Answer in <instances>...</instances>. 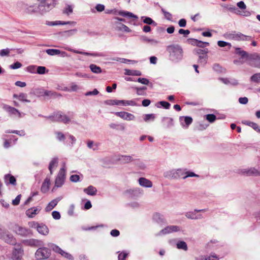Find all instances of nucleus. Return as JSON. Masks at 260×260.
I'll use <instances>...</instances> for the list:
<instances>
[{
	"label": "nucleus",
	"instance_id": "nucleus-1",
	"mask_svg": "<svg viewBox=\"0 0 260 260\" xmlns=\"http://www.w3.org/2000/svg\"><path fill=\"white\" fill-rule=\"evenodd\" d=\"M166 50L169 54V59L173 62H178L182 60L183 51L178 44H172L167 46Z\"/></svg>",
	"mask_w": 260,
	"mask_h": 260
},
{
	"label": "nucleus",
	"instance_id": "nucleus-2",
	"mask_svg": "<svg viewBox=\"0 0 260 260\" xmlns=\"http://www.w3.org/2000/svg\"><path fill=\"white\" fill-rule=\"evenodd\" d=\"M38 9L41 13H46L52 9L56 5L57 0H37Z\"/></svg>",
	"mask_w": 260,
	"mask_h": 260
},
{
	"label": "nucleus",
	"instance_id": "nucleus-3",
	"mask_svg": "<svg viewBox=\"0 0 260 260\" xmlns=\"http://www.w3.org/2000/svg\"><path fill=\"white\" fill-rule=\"evenodd\" d=\"M3 109L8 114L9 116L14 118H20L23 117L25 114L20 112L18 109L8 105L3 104Z\"/></svg>",
	"mask_w": 260,
	"mask_h": 260
},
{
	"label": "nucleus",
	"instance_id": "nucleus-4",
	"mask_svg": "<svg viewBox=\"0 0 260 260\" xmlns=\"http://www.w3.org/2000/svg\"><path fill=\"white\" fill-rule=\"evenodd\" d=\"M185 174V170L182 169H174L165 173V176L168 178H183Z\"/></svg>",
	"mask_w": 260,
	"mask_h": 260
},
{
	"label": "nucleus",
	"instance_id": "nucleus-5",
	"mask_svg": "<svg viewBox=\"0 0 260 260\" xmlns=\"http://www.w3.org/2000/svg\"><path fill=\"white\" fill-rule=\"evenodd\" d=\"M50 249L45 247L38 248L35 253L37 260H46L50 257Z\"/></svg>",
	"mask_w": 260,
	"mask_h": 260
},
{
	"label": "nucleus",
	"instance_id": "nucleus-6",
	"mask_svg": "<svg viewBox=\"0 0 260 260\" xmlns=\"http://www.w3.org/2000/svg\"><path fill=\"white\" fill-rule=\"evenodd\" d=\"M29 227L37 229V231L43 235H47L49 233V229L48 227L43 224L39 223L36 221H30L28 222Z\"/></svg>",
	"mask_w": 260,
	"mask_h": 260
},
{
	"label": "nucleus",
	"instance_id": "nucleus-7",
	"mask_svg": "<svg viewBox=\"0 0 260 260\" xmlns=\"http://www.w3.org/2000/svg\"><path fill=\"white\" fill-rule=\"evenodd\" d=\"M248 61L251 66L260 69V55L257 53L250 54L248 56Z\"/></svg>",
	"mask_w": 260,
	"mask_h": 260
},
{
	"label": "nucleus",
	"instance_id": "nucleus-8",
	"mask_svg": "<svg viewBox=\"0 0 260 260\" xmlns=\"http://www.w3.org/2000/svg\"><path fill=\"white\" fill-rule=\"evenodd\" d=\"M108 103L111 105H122V106H136L137 104L134 100H110L108 101Z\"/></svg>",
	"mask_w": 260,
	"mask_h": 260
},
{
	"label": "nucleus",
	"instance_id": "nucleus-9",
	"mask_svg": "<svg viewBox=\"0 0 260 260\" xmlns=\"http://www.w3.org/2000/svg\"><path fill=\"white\" fill-rule=\"evenodd\" d=\"M13 231L17 234L23 237L29 236L31 235V232L30 230L18 225H15L14 226Z\"/></svg>",
	"mask_w": 260,
	"mask_h": 260
},
{
	"label": "nucleus",
	"instance_id": "nucleus-10",
	"mask_svg": "<svg viewBox=\"0 0 260 260\" xmlns=\"http://www.w3.org/2000/svg\"><path fill=\"white\" fill-rule=\"evenodd\" d=\"M180 231V228L177 225L167 226L161 230L159 233L155 234L156 236L165 235L173 232H176Z\"/></svg>",
	"mask_w": 260,
	"mask_h": 260
},
{
	"label": "nucleus",
	"instance_id": "nucleus-11",
	"mask_svg": "<svg viewBox=\"0 0 260 260\" xmlns=\"http://www.w3.org/2000/svg\"><path fill=\"white\" fill-rule=\"evenodd\" d=\"M23 250L20 245H15L12 252V259L13 260H21L23 255Z\"/></svg>",
	"mask_w": 260,
	"mask_h": 260
},
{
	"label": "nucleus",
	"instance_id": "nucleus-12",
	"mask_svg": "<svg viewBox=\"0 0 260 260\" xmlns=\"http://www.w3.org/2000/svg\"><path fill=\"white\" fill-rule=\"evenodd\" d=\"M65 180V169L64 167H62L59 173L57 175V176L56 178L55 182V186L58 187L62 186Z\"/></svg>",
	"mask_w": 260,
	"mask_h": 260
},
{
	"label": "nucleus",
	"instance_id": "nucleus-13",
	"mask_svg": "<svg viewBox=\"0 0 260 260\" xmlns=\"http://www.w3.org/2000/svg\"><path fill=\"white\" fill-rule=\"evenodd\" d=\"M76 24L75 21H66V37H70L77 32V29L75 27Z\"/></svg>",
	"mask_w": 260,
	"mask_h": 260
},
{
	"label": "nucleus",
	"instance_id": "nucleus-14",
	"mask_svg": "<svg viewBox=\"0 0 260 260\" xmlns=\"http://www.w3.org/2000/svg\"><path fill=\"white\" fill-rule=\"evenodd\" d=\"M47 119H49L52 122L63 121L65 116L60 112H54L52 115L45 117Z\"/></svg>",
	"mask_w": 260,
	"mask_h": 260
},
{
	"label": "nucleus",
	"instance_id": "nucleus-15",
	"mask_svg": "<svg viewBox=\"0 0 260 260\" xmlns=\"http://www.w3.org/2000/svg\"><path fill=\"white\" fill-rule=\"evenodd\" d=\"M230 38L236 41H250L252 39L251 36L245 35L240 32L230 34Z\"/></svg>",
	"mask_w": 260,
	"mask_h": 260
},
{
	"label": "nucleus",
	"instance_id": "nucleus-16",
	"mask_svg": "<svg viewBox=\"0 0 260 260\" xmlns=\"http://www.w3.org/2000/svg\"><path fill=\"white\" fill-rule=\"evenodd\" d=\"M115 114L125 120L131 121L135 119V116L127 112H117Z\"/></svg>",
	"mask_w": 260,
	"mask_h": 260
},
{
	"label": "nucleus",
	"instance_id": "nucleus-17",
	"mask_svg": "<svg viewBox=\"0 0 260 260\" xmlns=\"http://www.w3.org/2000/svg\"><path fill=\"white\" fill-rule=\"evenodd\" d=\"M0 238L10 244L15 245L16 244V240L13 236L8 233L7 231H6Z\"/></svg>",
	"mask_w": 260,
	"mask_h": 260
},
{
	"label": "nucleus",
	"instance_id": "nucleus-18",
	"mask_svg": "<svg viewBox=\"0 0 260 260\" xmlns=\"http://www.w3.org/2000/svg\"><path fill=\"white\" fill-rule=\"evenodd\" d=\"M66 50L72 51L76 53L83 54V55H88V56H94V57H105V56H106L105 54L103 52L89 53V52H86L79 51L78 50H71L70 48H67V47H66Z\"/></svg>",
	"mask_w": 260,
	"mask_h": 260
},
{
	"label": "nucleus",
	"instance_id": "nucleus-19",
	"mask_svg": "<svg viewBox=\"0 0 260 260\" xmlns=\"http://www.w3.org/2000/svg\"><path fill=\"white\" fill-rule=\"evenodd\" d=\"M192 118L190 116H180L179 121L181 126L185 128L188 127L189 125L192 122Z\"/></svg>",
	"mask_w": 260,
	"mask_h": 260
},
{
	"label": "nucleus",
	"instance_id": "nucleus-20",
	"mask_svg": "<svg viewBox=\"0 0 260 260\" xmlns=\"http://www.w3.org/2000/svg\"><path fill=\"white\" fill-rule=\"evenodd\" d=\"M241 173L243 174L251 176V175H260V171H258L257 170L255 169L254 168H250L248 169H242L241 171Z\"/></svg>",
	"mask_w": 260,
	"mask_h": 260
},
{
	"label": "nucleus",
	"instance_id": "nucleus-21",
	"mask_svg": "<svg viewBox=\"0 0 260 260\" xmlns=\"http://www.w3.org/2000/svg\"><path fill=\"white\" fill-rule=\"evenodd\" d=\"M140 186L144 187L150 188L152 186V182L144 177H141L138 180Z\"/></svg>",
	"mask_w": 260,
	"mask_h": 260
},
{
	"label": "nucleus",
	"instance_id": "nucleus-22",
	"mask_svg": "<svg viewBox=\"0 0 260 260\" xmlns=\"http://www.w3.org/2000/svg\"><path fill=\"white\" fill-rule=\"evenodd\" d=\"M161 122L164 127L170 128L174 125L173 119L171 117H164L161 118Z\"/></svg>",
	"mask_w": 260,
	"mask_h": 260
},
{
	"label": "nucleus",
	"instance_id": "nucleus-23",
	"mask_svg": "<svg viewBox=\"0 0 260 260\" xmlns=\"http://www.w3.org/2000/svg\"><path fill=\"white\" fill-rule=\"evenodd\" d=\"M23 243L27 245L31 246H38L39 245L41 246L43 244L42 241H39L38 240L34 239L24 240L23 241Z\"/></svg>",
	"mask_w": 260,
	"mask_h": 260
},
{
	"label": "nucleus",
	"instance_id": "nucleus-24",
	"mask_svg": "<svg viewBox=\"0 0 260 260\" xmlns=\"http://www.w3.org/2000/svg\"><path fill=\"white\" fill-rule=\"evenodd\" d=\"M5 182L6 184H12L15 185L16 184V180L15 178L11 174H7L4 177Z\"/></svg>",
	"mask_w": 260,
	"mask_h": 260
},
{
	"label": "nucleus",
	"instance_id": "nucleus-25",
	"mask_svg": "<svg viewBox=\"0 0 260 260\" xmlns=\"http://www.w3.org/2000/svg\"><path fill=\"white\" fill-rule=\"evenodd\" d=\"M197 211H195V210L193 211L187 212L185 213V216L188 218L191 219H201L202 218V216L201 214L197 215L196 213Z\"/></svg>",
	"mask_w": 260,
	"mask_h": 260
},
{
	"label": "nucleus",
	"instance_id": "nucleus-26",
	"mask_svg": "<svg viewBox=\"0 0 260 260\" xmlns=\"http://www.w3.org/2000/svg\"><path fill=\"white\" fill-rule=\"evenodd\" d=\"M126 193H128L130 197L135 198L137 197L141 194L142 193V191L140 188H137L127 190Z\"/></svg>",
	"mask_w": 260,
	"mask_h": 260
},
{
	"label": "nucleus",
	"instance_id": "nucleus-27",
	"mask_svg": "<svg viewBox=\"0 0 260 260\" xmlns=\"http://www.w3.org/2000/svg\"><path fill=\"white\" fill-rule=\"evenodd\" d=\"M40 210V209L37 207L31 208L26 210V214L28 217L32 218L38 214Z\"/></svg>",
	"mask_w": 260,
	"mask_h": 260
},
{
	"label": "nucleus",
	"instance_id": "nucleus-28",
	"mask_svg": "<svg viewBox=\"0 0 260 260\" xmlns=\"http://www.w3.org/2000/svg\"><path fill=\"white\" fill-rule=\"evenodd\" d=\"M50 185V179L48 178H46L44 180V181L42 185V186L41 187V191L43 193L47 192L49 190Z\"/></svg>",
	"mask_w": 260,
	"mask_h": 260
},
{
	"label": "nucleus",
	"instance_id": "nucleus-29",
	"mask_svg": "<svg viewBox=\"0 0 260 260\" xmlns=\"http://www.w3.org/2000/svg\"><path fill=\"white\" fill-rule=\"evenodd\" d=\"M46 52L48 54H49L50 55H59L62 57L64 56V52H62V51H60L58 49H49L46 50Z\"/></svg>",
	"mask_w": 260,
	"mask_h": 260
},
{
	"label": "nucleus",
	"instance_id": "nucleus-30",
	"mask_svg": "<svg viewBox=\"0 0 260 260\" xmlns=\"http://www.w3.org/2000/svg\"><path fill=\"white\" fill-rule=\"evenodd\" d=\"M83 191L88 195L94 196L97 192L96 188L92 185H89L83 189Z\"/></svg>",
	"mask_w": 260,
	"mask_h": 260
},
{
	"label": "nucleus",
	"instance_id": "nucleus-31",
	"mask_svg": "<svg viewBox=\"0 0 260 260\" xmlns=\"http://www.w3.org/2000/svg\"><path fill=\"white\" fill-rule=\"evenodd\" d=\"M23 9L25 12L28 14H32L37 11V7L34 5L28 6L24 4L23 6Z\"/></svg>",
	"mask_w": 260,
	"mask_h": 260
},
{
	"label": "nucleus",
	"instance_id": "nucleus-32",
	"mask_svg": "<svg viewBox=\"0 0 260 260\" xmlns=\"http://www.w3.org/2000/svg\"><path fill=\"white\" fill-rule=\"evenodd\" d=\"M118 160L122 164H127L133 161L134 159L130 155H120L118 158Z\"/></svg>",
	"mask_w": 260,
	"mask_h": 260
},
{
	"label": "nucleus",
	"instance_id": "nucleus-33",
	"mask_svg": "<svg viewBox=\"0 0 260 260\" xmlns=\"http://www.w3.org/2000/svg\"><path fill=\"white\" fill-rule=\"evenodd\" d=\"M140 39L141 41H142L143 42L149 43L151 45H156L159 43V41H157V40L148 38L147 37H146L145 36H140Z\"/></svg>",
	"mask_w": 260,
	"mask_h": 260
},
{
	"label": "nucleus",
	"instance_id": "nucleus-34",
	"mask_svg": "<svg viewBox=\"0 0 260 260\" xmlns=\"http://www.w3.org/2000/svg\"><path fill=\"white\" fill-rule=\"evenodd\" d=\"M44 95L45 97H47L48 98H56L58 96H61V94L57 93L56 92L52 91V90H47L44 93Z\"/></svg>",
	"mask_w": 260,
	"mask_h": 260
},
{
	"label": "nucleus",
	"instance_id": "nucleus-35",
	"mask_svg": "<svg viewBox=\"0 0 260 260\" xmlns=\"http://www.w3.org/2000/svg\"><path fill=\"white\" fill-rule=\"evenodd\" d=\"M48 246L52 249V250L58 254H60L61 255H63L65 253V252L62 250L59 246L54 244H50Z\"/></svg>",
	"mask_w": 260,
	"mask_h": 260
},
{
	"label": "nucleus",
	"instance_id": "nucleus-36",
	"mask_svg": "<svg viewBox=\"0 0 260 260\" xmlns=\"http://www.w3.org/2000/svg\"><path fill=\"white\" fill-rule=\"evenodd\" d=\"M141 19L143 22V23L148 25H152L154 26H156L157 25V23L150 17L147 16H142L141 17Z\"/></svg>",
	"mask_w": 260,
	"mask_h": 260
},
{
	"label": "nucleus",
	"instance_id": "nucleus-37",
	"mask_svg": "<svg viewBox=\"0 0 260 260\" xmlns=\"http://www.w3.org/2000/svg\"><path fill=\"white\" fill-rule=\"evenodd\" d=\"M124 74L128 76H139L142 75V73L139 70L125 69Z\"/></svg>",
	"mask_w": 260,
	"mask_h": 260
},
{
	"label": "nucleus",
	"instance_id": "nucleus-38",
	"mask_svg": "<svg viewBox=\"0 0 260 260\" xmlns=\"http://www.w3.org/2000/svg\"><path fill=\"white\" fill-rule=\"evenodd\" d=\"M219 257L215 254L211 255L200 256L197 258V260H218Z\"/></svg>",
	"mask_w": 260,
	"mask_h": 260
},
{
	"label": "nucleus",
	"instance_id": "nucleus-39",
	"mask_svg": "<svg viewBox=\"0 0 260 260\" xmlns=\"http://www.w3.org/2000/svg\"><path fill=\"white\" fill-rule=\"evenodd\" d=\"M153 219L158 223H162L165 222L163 216L158 213H156L153 215Z\"/></svg>",
	"mask_w": 260,
	"mask_h": 260
},
{
	"label": "nucleus",
	"instance_id": "nucleus-40",
	"mask_svg": "<svg viewBox=\"0 0 260 260\" xmlns=\"http://www.w3.org/2000/svg\"><path fill=\"white\" fill-rule=\"evenodd\" d=\"M57 203L58 201L56 199L51 201L45 208V211L46 212L50 211L57 205Z\"/></svg>",
	"mask_w": 260,
	"mask_h": 260
},
{
	"label": "nucleus",
	"instance_id": "nucleus-41",
	"mask_svg": "<svg viewBox=\"0 0 260 260\" xmlns=\"http://www.w3.org/2000/svg\"><path fill=\"white\" fill-rule=\"evenodd\" d=\"M147 88L146 86H142L141 87H135V89L136 90V93L138 95L145 96L146 95V90Z\"/></svg>",
	"mask_w": 260,
	"mask_h": 260
},
{
	"label": "nucleus",
	"instance_id": "nucleus-42",
	"mask_svg": "<svg viewBox=\"0 0 260 260\" xmlns=\"http://www.w3.org/2000/svg\"><path fill=\"white\" fill-rule=\"evenodd\" d=\"M176 247L178 249H182L186 251L188 249L187 245L185 242L183 241H179L176 243Z\"/></svg>",
	"mask_w": 260,
	"mask_h": 260
},
{
	"label": "nucleus",
	"instance_id": "nucleus-43",
	"mask_svg": "<svg viewBox=\"0 0 260 260\" xmlns=\"http://www.w3.org/2000/svg\"><path fill=\"white\" fill-rule=\"evenodd\" d=\"M170 104L166 101H160L156 104V106L157 108H160L162 107L165 109H169L170 108Z\"/></svg>",
	"mask_w": 260,
	"mask_h": 260
},
{
	"label": "nucleus",
	"instance_id": "nucleus-44",
	"mask_svg": "<svg viewBox=\"0 0 260 260\" xmlns=\"http://www.w3.org/2000/svg\"><path fill=\"white\" fill-rule=\"evenodd\" d=\"M109 126L112 129L117 130L124 131L125 128V126L122 124H116L112 123L109 124Z\"/></svg>",
	"mask_w": 260,
	"mask_h": 260
},
{
	"label": "nucleus",
	"instance_id": "nucleus-45",
	"mask_svg": "<svg viewBox=\"0 0 260 260\" xmlns=\"http://www.w3.org/2000/svg\"><path fill=\"white\" fill-rule=\"evenodd\" d=\"M89 68L91 71L95 74H100L102 72L101 68L94 64H91L89 66Z\"/></svg>",
	"mask_w": 260,
	"mask_h": 260
},
{
	"label": "nucleus",
	"instance_id": "nucleus-46",
	"mask_svg": "<svg viewBox=\"0 0 260 260\" xmlns=\"http://www.w3.org/2000/svg\"><path fill=\"white\" fill-rule=\"evenodd\" d=\"M156 116L154 114H147L144 115L143 116V119L146 122H148L150 121H153L154 120Z\"/></svg>",
	"mask_w": 260,
	"mask_h": 260
},
{
	"label": "nucleus",
	"instance_id": "nucleus-47",
	"mask_svg": "<svg viewBox=\"0 0 260 260\" xmlns=\"http://www.w3.org/2000/svg\"><path fill=\"white\" fill-rule=\"evenodd\" d=\"M119 15L123 16V17H128L129 18H133L135 19H138L137 16L134 15L133 13L128 12V11H120L119 12Z\"/></svg>",
	"mask_w": 260,
	"mask_h": 260
},
{
	"label": "nucleus",
	"instance_id": "nucleus-48",
	"mask_svg": "<svg viewBox=\"0 0 260 260\" xmlns=\"http://www.w3.org/2000/svg\"><path fill=\"white\" fill-rule=\"evenodd\" d=\"M66 139H67V142L68 145L70 146H72L76 142V139L74 136L71 135H68L66 136Z\"/></svg>",
	"mask_w": 260,
	"mask_h": 260
},
{
	"label": "nucleus",
	"instance_id": "nucleus-49",
	"mask_svg": "<svg viewBox=\"0 0 260 260\" xmlns=\"http://www.w3.org/2000/svg\"><path fill=\"white\" fill-rule=\"evenodd\" d=\"M58 164V159L57 158H54L52 159V160L50 161L49 166V170L50 172V173H52V169L53 168L57 166Z\"/></svg>",
	"mask_w": 260,
	"mask_h": 260
},
{
	"label": "nucleus",
	"instance_id": "nucleus-50",
	"mask_svg": "<svg viewBox=\"0 0 260 260\" xmlns=\"http://www.w3.org/2000/svg\"><path fill=\"white\" fill-rule=\"evenodd\" d=\"M235 13L239 15H241L242 16L244 17H249L251 15V13L249 11L245 10H243L242 11H241L240 10H237Z\"/></svg>",
	"mask_w": 260,
	"mask_h": 260
},
{
	"label": "nucleus",
	"instance_id": "nucleus-51",
	"mask_svg": "<svg viewBox=\"0 0 260 260\" xmlns=\"http://www.w3.org/2000/svg\"><path fill=\"white\" fill-rule=\"evenodd\" d=\"M250 81L252 82H260V73H255L250 77Z\"/></svg>",
	"mask_w": 260,
	"mask_h": 260
},
{
	"label": "nucleus",
	"instance_id": "nucleus-52",
	"mask_svg": "<svg viewBox=\"0 0 260 260\" xmlns=\"http://www.w3.org/2000/svg\"><path fill=\"white\" fill-rule=\"evenodd\" d=\"M161 11L163 13L164 17L166 19L169 21H172L173 17L172 15L169 12L166 11L164 9L162 8Z\"/></svg>",
	"mask_w": 260,
	"mask_h": 260
},
{
	"label": "nucleus",
	"instance_id": "nucleus-53",
	"mask_svg": "<svg viewBox=\"0 0 260 260\" xmlns=\"http://www.w3.org/2000/svg\"><path fill=\"white\" fill-rule=\"evenodd\" d=\"M27 95L26 93H20L19 94V99L18 100L20 101L23 102H27V103H30V101L27 99Z\"/></svg>",
	"mask_w": 260,
	"mask_h": 260
},
{
	"label": "nucleus",
	"instance_id": "nucleus-54",
	"mask_svg": "<svg viewBox=\"0 0 260 260\" xmlns=\"http://www.w3.org/2000/svg\"><path fill=\"white\" fill-rule=\"evenodd\" d=\"M117 29L119 30H122L125 32H130L131 29L125 25L119 23L118 25L117 26Z\"/></svg>",
	"mask_w": 260,
	"mask_h": 260
},
{
	"label": "nucleus",
	"instance_id": "nucleus-55",
	"mask_svg": "<svg viewBox=\"0 0 260 260\" xmlns=\"http://www.w3.org/2000/svg\"><path fill=\"white\" fill-rule=\"evenodd\" d=\"M217 45L220 47H224L228 46V48L230 49L231 47V44L228 42L223 41H218L217 42Z\"/></svg>",
	"mask_w": 260,
	"mask_h": 260
},
{
	"label": "nucleus",
	"instance_id": "nucleus-56",
	"mask_svg": "<svg viewBox=\"0 0 260 260\" xmlns=\"http://www.w3.org/2000/svg\"><path fill=\"white\" fill-rule=\"evenodd\" d=\"M135 164L137 166V167L140 169L144 170L146 168L145 164L143 161L140 160L139 159L136 160Z\"/></svg>",
	"mask_w": 260,
	"mask_h": 260
},
{
	"label": "nucleus",
	"instance_id": "nucleus-57",
	"mask_svg": "<svg viewBox=\"0 0 260 260\" xmlns=\"http://www.w3.org/2000/svg\"><path fill=\"white\" fill-rule=\"evenodd\" d=\"M47 24L50 26L57 25H64L65 22L61 21H48L47 22Z\"/></svg>",
	"mask_w": 260,
	"mask_h": 260
},
{
	"label": "nucleus",
	"instance_id": "nucleus-58",
	"mask_svg": "<svg viewBox=\"0 0 260 260\" xmlns=\"http://www.w3.org/2000/svg\"><path fill=\"white\" fill-rule=\"evenodd\" d=\"M206 119L210 123L213 122L216 119V117L214 114H209L206 115Z\"/></svg>",
	"mask_w": 260,
	"mask_h": 260
},
{
	"label": "nucleus",
	"instance_id": "nucleus-59",
	"mask_svg": "<svg viewBox=\"0 0 260 260\" xmlns=\"http://www.w3.org/2000/svg\"><path fill=\"white\" fill-rule=\"evenodd\" d=\"M46 72V68L45 67L39 66L37 67V73L38 74H44Z\"/></svg>",
	"mask_w": 260,
	"mask_h": 260
},
{
	"label": "nucleus",
	"instance_id": "nucleus-60",
	"mask_svg": "<svg viewBox=\"0 0 260 260\" xmlns=\"http://www.w3.org/2000/svg\"><path fill=\"white\" fill-rule=\"evenodd\" d=\"M237 53H239L242 57V58L246 57L247 59L248 60V56L249 54H248V53L243 50H240V48H238L237 49Z\"/></svg>",
	"mask_w": 260,
	"mask_h": 260
},
{
	"label": "nucleus",
	"instance_id": "nucleus-61",
	"mask_svg": "<svg viewBox=\"0 0 260 260\" xmlns=\"http://www.w3.org/2000/svg\"><path fill=\"white\" fill-rule=\"evenodd\" d=\"M70 180L71 181L73 182H77L78 181H81V180H80V176L78 175H71L70 178Z\"/></svg>",
	"mask_w": 260,
	"mask_h": 260
},
{
	"label": "nucleus",
	"instance_id": "nucleus-62",
	"mask_svg": "<svg viewBox=\"0 0 260 260\" xmlns=\"http://www.w3.org/2000/svg\"><path fill=\"white\" fill-rule=\"evenodd\" d=\"M74 116V114L72 112H68V115H66V123H69V122H72L73 120H72V119Z\"/></svg>",
	"mask_w": 260,
	"mask_h": 260
},
{
	"label": "nucleus",
	"instance_id": "nucleus-63",
	"mask_svg": "<svg viewBox=\"0 0 260 260\" xmlns=\"http://www.w3.org/2000/svg\"><path fill=\"white\" fill-rule=\"evenodd\" d=\"M137 81L144 85H148L149 83V80L145 78H139Z\"/></svg>",
	"mask_w": 260,
	"mask_h": 260
},
{
	"label": "nucleus",
	"instance_id": "nucleus-64",
	"mask_svg": "<svg viewBox=\"0 0 260 260\" xmlns=\"http://www.w3.org/2000/svg\"><path fill=\"white\" fill-rule=\"evenodd\" d=\"M128 253L123 251L120 253L118 255V260H125L126 257L127 256Z\"/></svg>",
	"mask_w": 260,
	"mask_h": 260
}]
</instances>
